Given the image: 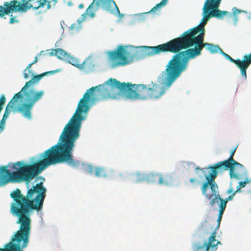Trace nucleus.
Instances as JSON below:
<instances>
[{
  "label": "nucleus",
  "mask_w": 251,
  "mask_h": 251,
  "mask_svg": "<svg viewBox=\"0 0 251 251\" xmlns=\"http://www.w3.org/2000/svg\"><path fill=\"white\" fill-rule=\"evenodd\" d=\"M181 75L171 58L165 69L157 76L155 83L151 82V87L150 85L121 82L110 77L103 83L87 89L83 94L75 111L76 123L80 125L81 120H86L89 110L97 103L108 99L120 100L122 94L126 100L131 101L159 99Z\"/></svg>",
  "instance_id": "nucleus-1"
},
{
  "label": "nucleus",
  "mask_w": 251,
  "mask_h": 251,
  "mask_svg": "<svg viewBox=\"0 0 251 251\" xmlns=\"http://www.w3.org/2000/svg\"><path fill=\"white\" fill-rule=\"evenodd\" d=\"M69 126L64 127L55 145L32 157L29 161L22 160L0 166V186L9 182L25 181L28 187L32 179L51 165L64 163L69 167H78L79 162L75 160L72 155L76 134Z\"/></svg>",
  "instance_id": "nucleus-2"
},
{
  "label": "nucleus",
  "mask_w": 251,
  "mask_h": 251,
  "mask_svg": "<svg viewBox=\"0 0 251 251\" xmlns=\"http://www.w3.org/2000/svg\"><path fill=\"white\" fill-rule=\"evenodd\" d=\"M204 33V28L192 27L173 39L174 54L171 59L181 75L187 70L189 60L201 54L203 47L211 54L220 53L222 49L218 45L203 43Z\"/></svg>",
  "instance_id": "nucleus-3"
},
{
  "label": "nucleus",
  "mask_w": 251,
  "mask_h": 251,
  "mask_svg": "<svg viewBox=\"0 0 251 251\" xmlns=\"http://www.w3.org/2000/svg\"><path fill=\"white\" fill-rule=\"evenodd\" d=\"M35 177L31 186L26 187L25 195L18 188L12 191L10 195L13 200L10 204L11 214L17 217L18 222L22 223L31 230V216L34 211L37 212V215L43 214L42 210L47 192L44 185L45 178L38 175Z\"/></svg>",
  "instance_id": "nucleus-4"
},
{
  "label": "nucleus",
  "mask_w": 251,
  "mask_h": 251,
  "mask_svg": "<svg viewBox=\"0 0 251 251\" xmlns=\"http://www.w3.org/2000/svg\"><path fill=\"white\" fill-rule=\"evenodd\" d=\"M173 39L166 43L156 46H139L134 47L131 45L124 46L119 45L117 49L112 51H108V54L111 60H125L128 62V64L134 61L143 60L146 57L158 54L163 52L173 53Z\"/></svg>",
  "instance_id": "nucleus-5"
},
{
  "label": "nucleus",
  "mask_w": 251,
  "mask_h": 251,
  "mask_svg": "<svg viewBox=\"0 0 251 251\" xmlns=\"http://www.w3.org/2000/svg\"><path fill=\"white\" fill-rule=\"evenodd\" d=\"M61 71V69H57L37 75L32 70H26V71L24 70L23 72V78L25 80L28 79L30 76L32 77L30 80L25 82V85L17 93L20 94L21 95L25 97L27 100L36 103L42 99L45 92L44 90L35 91V86L38 85L40 80L45 76L53 75L60 72Z\"/></svg>",
  "instance_id": "nucleus-6"
},
{
  "label": "nucleus",
  "mask_w": 251,
  "mask_h": 251,
  "mask_svg": "<svg viewBox=\"0 0 251 251\" xmlns=\"http://www.w3.org/2000/svg\"><path fill=\"white\" fill-rule=\"evenodd\" d=\"M237 148L236 147L231 151L227 159L209 165L207 168L210 169L208 175L218 176L219 174H223L226 171L229 170L231 179H240L241 176H247L248 170L245 167L233 158Z\"/></svg>",
  "instance_id": "nucleus-7"
},
{
  "label": "nucleus",
  "mask_w": 251,
  "mask_h": 251,
  "mask_svg": "<svg viewBox=\"0 0 251 251\" xmlns=\"http://www.w3.org/2000/svg\"><path fill=\"white\" fill-rule=\"evenodd\" d=\"M101 8L107 12L122 18L124 16V14L120 13L118 7L115 2L113 0H93L92 2L86 9L85 12L81 15V18L77 19V24H73L70 26V29L73 30L76 29V31L80 30L82 26L81 23L86 20L87 16L91 18L95 16V12L99 8Z\"/></svg>",
  "instance_id": "nucleus-8"
},
{
  "label": "nucleus",
  "mask_w": 251,
  "mask_h": 251,
  "mask_svg": "<svg viewBox=\"0 0 251 251\" xmlns=\"http://www.w3.org/2000/svg\"><path fill=\"white\" fill-rule=\"evenodd\" d=\"M217 176L205 175L206 181L203 183L201 187L202 194L205 196V199L209 201V204L210 207H213L217 203L218 205L226 208L227 202L232 201L235 195L232 193L225 199L220 197L218 185L215 181Z\"/></svg>",
  "instance_id": "nucleus-9"
},
{
  "label": "nucleus",
  "mask_w": 251,
  "mask_h": 251,
  "mask_svg": "<svg viewBox=\"0 0 251 251\" xmlns=\"http://www.w3.org/2000/svg\"><path fill=\"white\" fill-rule=\"evenodd\" d=\"M35 103L20 94H15L6 106L2 119L6 120L12 111L13 113L19 112L24 118L30 120L32 118V110Z\"/></svg>",
  "instance_id": "nucleus-10"
},
{
  "label": "nucleus",
  "mask_w": 251,
  "mask_h": 251,
  "mask_svg": "<svg viewBox=\"0 0 251 251\" xmlns=\"http://www.w3.org/2000/svg\"><path fill=\"white\" fill-rule=\"evenodd\" d=\"M75 112L73 114L72 116L71 117L68 123L65 125L64 126H66L68 125H69V127L76 134V137L75 138V142H74L75 146L73 149L72 155L73 158L75 160H76L79 162V165L78 167L76 168H74L73 167H71L73 169H77L78 168L80 165L81 164L83 167V170L90 175H94V176L98 178H105L107 177V173L106 168L102 166H94L91 164H85L83 162H81L80 161L75 159L74 158L73 152L74 151V149L75 147V144L77 140L79 138L80 136V130L82 128V122L84 121H81L80 122V126L79 125H77L76 123V117H74ZM76 116V115L75 116Z\"/></svg>",
  "instance_id": "nucleus-11"
},
{
  "label": "nucleus",
  "mask_w": 251,
  "mask_h": 251,
  "mask_svg": "<svg viewBox=\"0 0 251 251\" xmlns=\"http://www.w3.org/2000/svg\"><path fill=\"white\" fill-rule=\"evenodd\" d=\"M16 223L19 225L18 229L11 236L10 242L4 245L3 249L0 248V251H23L27 248L31 230L17 220Z\"/></svg>",
  "instance_id": "nucleus-12"
},
{
  "label": "nucleus",
  "mask_w": 251,
  "mask_h": 251,
  "mask_svg": "<svg viewBox=\"0 0 251 251\" xmlns=\"http://www.w3.org/2000/svg\"><path fill=\"white\" fill-rule=\"evenodd\" d=\"M222 1V0H205L202 9V18L200 23L194 27H197V29L204 28L205 25L212 18L222 20L226 15L231 17V12L219 10Z\"/></svg>",
  "instance_id": "nucleus-13"
},
{
  "label": "nucleus",
  "mask_w": 251,
  "mask_h": 251,
  "mask_svg": "<svg viewBox=\"0 0 251 251\" xmlns=\"http://www.w3.org/2000/svg\"><path fill=\"white\" fill-rule=\"evenodd\" d=\"M50 54L55 55L59 60L72 64L85 74H89L95 70V65L90 57H87L82 63H79L77 58L61 48L54 50Z\"/></svg>",
  "instance_id": "nucleus-14"
},
{
  "label": "nucleus",
  "mask_w": 251,
  "mask_h": 251,
  "mask_svg": "<svg viewBox=\"0 0 251 251\" xmlns=\"http://www.w3.org/2000/svg\"><path fill=\"white\" fill-rule=\"evenodd\" d=\"M146 182L150 184H157L166 186H170L172 184L171 175H166L163 177L161 174L157 172L147 173Z\"/></svg>",
  "instance_id": "nucleus-15"
},
{
  "label": "nucleus",
  "mask_w": 251,
  "mask_h": 251,
  "mask_svg": "<svg viewBox=\"0 0 251 251\" xmlns=\"http://www.w3.org/2000/svg\"><path fill=\"white\" fill-rule=\"evenodd\" d=\"M220 53L226 59L236 65V67L240 70L242 79L243 80H246L247 78V70L248 68L246 61L245 59H244V56H243L242 59L239 58L234 59L230 57L228 54L224 52L222 50H221Z\"/></svg>",
  "instance_id": "nucleus-16"
},
{
  "label": "nucleus",
  "mask_w": 251,
  "mask_h": 251,
  "mask_svg": "<svg viewBox=\"0 0 251 251\" xmlns=\"http://www.w3.org/2000/svg\"><path fill=\"white\" fill-rule=\"evenodd\" d=\"M18 3L16 0L10 1V2H4L3 5H0V17H3L5 15H9L13 12H17L18 11H25V9L20 8L19 6H16Z\"/></svg>",
  "instance_id": "nucleus-17"
},
{
  "label": "nucleus",
  "mask_w": 251,
  "mask_h": 251,
  "mask_svg": "<svg viewBox=\"0 0 251 251\" xmlns=\"http://www.w3.org/2000/svg\"><path fill=\"white\" fill-rule=\"evenodd\" d=\"M132 19L129 23L130 25H133L137 23H145L148 16V13L142 12L136 13L132 15Z\"/></svg>",
  "instance_id": "nucleus-18"
},
{
  "label": "nucleus",
  "mask_w": 251,
  "mask_h": 251,
  "mask_svg": "<svg viewBox=\"0 0 251 251\" xmlns=\"http://www.w3.org/2000/svg\"><path fill=\"white\" fill-rule=\"evenodd\" d=\"M16 6H19L20 8L25 9V11H18V12H25L28 9L30 8H32L34 10H37L39 8L38 6L37 7L33 6L30 3H29V1H27L26 0H21L20 2H18V3L16 4Z\"/></svg>",
  "instance_id": "nucleus-19"
},
{
  "label": "nucleus",
  "mask_w": 251,
  "mask_h": 251,
  "mask_svg": "<svg viewBox=\"0 0 251 251\" xmlns=\"http://www.w3.org/2000/svg\"><path fill=\"white\" fill-rule=\"evenodd\" d=\"M132 175L136 178V183L143 182L146 180L147 173L136 171L132 173Z\"/></svg>",
  "instance_id": "nucleus-20"
},
{
  "label": "nucleus",
  "mask_w": 251,
  "mask_h": 251,
  "mask_svg": "<svg viewBox=\"0 0 251 251\" xmlns=\"http://www.w3.org/2000/svg\"><path fill=\"white\" fill-rule=\"evenodd\" d=\"M128 64V62L125 60H120V61H116L114 62H109L108 64L109 68L114 69L120 66H125Z\"/></svg>",
  "instance_id": "nucleus-21"
},
{
  "label": "nucleus",
  "mask_w": 251,
  "mask_h": 251,
  "mask_svg": "<svg viewBox=\"0 0 251 251\" xmlns=\"http://www.w3.org/2000/svg\"><path fill=\"white\" fill-rule=\"evenodd\" d=\"M232 11V17L231 18H233L234 21V25L236 26L237 25V22L238 21V18L237 15L239 13H240L242 12V10L237 9L236 7H234L231 9Z\"/></svg>",
  "instance_id": "nucleus-22"
},
{
  "label": "nucleus",
  "mask_w": 251,
  "mask_h": 251,
  "mask_svg": "<svg viewBox=\"0 0 251 251\" xmlns=\"http://www.w3.org/2000/svg\"><path fill=\"white\" fill-rule=\"evenodd\" d=\"M166 4L165 3V0H161V2L156 4L149 11L147 12L148 13L149 15L151 13L154 14L157 10L160 9L162 7L165 6Z\"/></svg>",
  "instance_id": "nucleus-23"
},
{
  "label": "nucleus",
  "mask_w": 251,
  "mask_h": 251,
  "mask_svg": "<svg viewBox=\"0 0 251 251\" xmlns=\"http://www.w3.org/2000/svg\"><path fill=\"white\" fill-rule=\"evenodd\" d=\"M183 165H184V167H185L186 166H188L189 167H195V170L196 171L201 170L203 173L204 172V171L205 170H210L209 169H207V167H205V168H203L202 169H200V167H199L198 166L196 167L195 164L194 162H184V163H183Z\"/></svg>",
  "instance_id": "nucleus-24"
},
{
  "label": "nucleus",
  "mask_w": 251,
  "mask_h": 251,
  "mask_svg": "<svg viewBox=\"0 0 251 251\" xmlns=\"http://www.w3.org/2000/svg\"><path fill=\"white\" fill-rule=\"evenodd\" d=\"M205 219H207V224L210 227L211 229H210V232H212L213 231H216L219 228V227H220V223H221V220L222 219H219L218 218H217V226L215 227V230H213V228L208 224V218L207 217V218H204L201 222V224H200V226H199V228L201 226V223ZM216 233V232H215Z\"/></svg>",
  "instance_id": "nucleus-25"
},
{
  "label": "nucleus",
  "mask_w": 251,
  "mask_h": 251,
  "mask_svg": "<svg viewBox=\"0 0 251 251\" xmlns=\"http://www.w3.org/2000/svg\"><path fill=\"white\" fill-rule=\"evenodd\" d=\"M248 176V175H247ZM241 178L240 179H241L242 177H246V179L244 181H240L239 182V185L241 187L243 188L245 187L247 184V183H250L251 182V178H249L248 176H240Z\"/></svg>",
  "instance_id": "nucleus-26"
},
{
  "label": "nucleus",
  "mask_w": 251,
  "mask_h": 251,
  "mask_svg": "<svg viewBox=\"0 0 251 251\" xmlns=\"http://www.w3.org/2000/svg\"><path fill=\"white\" fill-rule=\"evenodd\" d=\"M244 59L246 61L247 68H248L251 64V52L249 54H245L244 55Z\"/></svg>",
  "instance_id": "nucleus-27"
},
{
  "label": "nucleus",
  "mask_w": 251,
  "mask_h": 251,
  "mask_svg": "<svg viewBox=\"0 0 251 251\" xmlns=\"http://www.w3.org/2000/svg\"><path fill=\"white\" fill-rule=\"evenodd\" d=\"M218 206H219V210H218V218L219 219H222V216H223V215L224 214V212L226 209V208L220 205H218Z\"/></svg>",
  "instance_id": "nucleus-28"
},
{
  "label": "nucleus",
  "mask_w": 251,
  "mask_h": 251,
  "mask_svg": "<svg viewBox=\"0 0 251 251\" xmlns=\"http://www.w3.org/2000/svg\"><path fill=\"white\" fill-rule=\"evenodd\" d=\"M54 50V49L52 50L51 52L53 51ZM50 52H51V51L50 52L49 50H42V51H41L39 53H38L37 54V56H45L47 54H49L50 56H51L50 54Z\"/></svg>",
  "instance_id": "nucleus-29"
},
{
  "label": "nucleus",
  "mask_w": 251,
  "mask_h": 251,
  "mask_svg": "<svg viewBox=\"0 0 251 251\" xmlns=\"http://www.w3.org/2000/svg\"><path fill=\"white\" fill-rule=\"evenodd\" d=\"M6 101V98L3 94H2L0 97V106H1L2 108H3V105Z\"/></svg>",
  "instance_id": "nucleus-30"
},
{
  "label": "nucleus",
  "mask_w": 251,
  "mask_h": 251,
  "mask_svg": "<svg viewBox=\"0 0 251 251\" xmlns=\"http://www.w3.org/2000/svg\"><path fill=\"white\" fill-rule=\"evenodd\" d=\"M6 120L2 118L1 120L0 121V130L3 131L5 128Z\"/></svg>",
  "instance_id": "nucleus-31"
},
{
  "label": "nucleus",
  "mask_w": 251,
  "mask_h": 251,
  "mask_svg": "<svg viewBox=\"0 0 251 251\" xmlns=\"http://www.w3.org/2000/svg\"><path fill=\"white\" fill-rule=\"evenodd\" d=\"M47 1V0H38L37 1V2L39 3L38 7L39 8L43 7L46 5Z\"/></svg>",
  "instance_id": "nucleus-32"
},
{
  "label": "nucleus",
  "mask_w": 251,
  "mask_h": 251,
  "mask_svg": "<svg viewBox=\"0 0 251 251\" xmlns=\"http://www.w3.org/2000/svg\"><path fill=\"white\" fill-rule=\"evenodd\" d=\"M234 191L233 190V189L232 187V183H230L229 189L227 191V193L228 194H232L233 193Z\"/></svg>",
  "instance_id": "nucleus-33"
},
{
  "label": "nucleus",
  "mask_w": 251,
  "mask_h": 251,
  "mask_svg": "<svg viewBox=\"0 0 251 251\" xmlns=\"http://www.w3.org/2000/svg\"><path fill=\"white\" fill-rule=\"evenodd\" d=\"M18 22H19V20H16L15 17H12L10 19L9 23L11 24H14L15 23H18Z\"/></svg>",
  "instance_id": "nucleus-34"
},
{
  "label": "nucleus",
  "mask_w": 251,
  "mask_h": 251,
  "mask_svg": "<svg viewBox=\"0 0 251 251\" xmlns=\"http://www.w3.org/2000/svg\"><path fill=\"white\" fill-rule=\"evenodd\" d=\"M241 188V187L238 185L237 187V189L235 191H234V192H233V195H235L236 193H240L241 192L240 189Z\"/></svg>",
  "instance_id": "nucleus-35"
},
{
  "label": "nucleus",
  "mask_w": 251,
  "mask_h": 251,
  "mask_svg": "<svg viewBox=\"0 0 251 251\" xmlns=\"http://www.w3.org/2000/svg\"><path fill=\"white\" fill-rule=\"evenodd\" d=\"M32 65L33 64H32V63H30L26 66V67L24 70H25L26 71V70H31V67Z\"/></svg>",
  "instance_id": "nucleus-36"
},
{
  "label": "nucleus",
  "mask_w": 251,
  "mask_h": 251,
  "mask_svg": "<svg viewBox=\"0 0 251 251\" xmlns=\"http://www.w3.org/2000/svg\"><path fill=\"white\" fill-rule=\"evenodd\" d=\"M39 56H37V55H36L35 57H34V60L31 62L32 64L33 65L35 63H36L38 60V57Z\"/></svg>",
  "instance_id": "nucleus-37"
},
{
  "label": "nucleus",
  "mask_w": 251,
  "mask_h": 251,
  "mask_svg": "<svg viewBox=\"0 0 251 251\" xmlns=\"http://www.w3.org/2000/svg\"><path fill=\"white\" fill-rule=\"evenodd\" d=\"M46 3H47V9H50V7H51V6H50V1H48V0H47V1L46 2Z\"/></svg>",
  "instance_id": "nucleus-38"
},
{
  "label": "nucleus",
  "mask_w": 251,
  "mask_h": 251,
  "mask_svg": "<svg viewBox=\"0 0 251 251\" xmlns=\"http://www.w3.org/2000/svg\"><path fill=\"white\" fill-rule=\"evenodd\" d=\"M196 181V179L194 178H191L189 179V181L191 183H193V182H195Z\"/></svg>",
  "instance_id": "nucleus-39"
},
{
  "label": "nucleus",
  "mask_w": 251,
  "mask_h": 251,
  "mask_svg": "<svg viewBox=\"0 0 251 251\" xmlns=\"http://www.w3.org/2000/svg\"><path fill=\"white\" fill-rule=\"evenodd\" d=\"M192 251H198L195 247L194 245H193V243H192Z\"/></svg>",
  "instance_id": "nucleus-40"
},
{
  "label": "nucleus",
  "mask_w": 251,
  "mask_h": 251,
  "mask_svg": "<svg viewBox=\"0 0 251 251\" xmlns=\"http://www.w3.org/2000/svg\"><path fill=\"white\" fill-rule=\"evenodd\" d=\"M83 7H84V5H83V4L82 3H81V4H80L78 5V8H79V9H81V8H82Z\"/></svg>",
  "instance_id": "nucleus-41"
},
{
  "label": "nucleus",
  "mask_w": 251,
  "mask_h": 251,
  "mask_svg": "<svg viewBox=\"0 0 251 251\" xmlns=\"http://www.w3.org/2000/svg\"><path fill=\"white\" fill-rule=\"evenodd\" d=\"M109 172L112 173L114 172V170L113 169H110L109 170Z\"/></svg>",
  "instance_id": "nucleus-42"
},
{
  "label": "nucleus",
  "mask_w": 251,
  "mask_h": 251,
  "mask_svg": "<svg viewBox=\"0 0 251 251\" xmlns=\"http://www.w3.org/2000/svg\"><path fill=\"white\" fill-rule=\"evenodd\" d=\"M53 2H54V5L57 2V0H53Z\"/></svg>",
  "instance_id": "nucleus-43"
},
{
  "label": "nucleus",
  "mask_w": 251,
  "mask_h": 251,
  "mask_svg": "<svg viewBox=\"0 0 251 251\" xmlns=\"http://www.w3.org/2000/svg\"><path fill=\"white\" fill-rule=\"evenodd\" d=\"M41 13H42V11H38V12L36 13V15H38V14H41Z\"/></svg>",
  "instance_id": "nucleus-44"
},
{
  "label": "nucleus",
  "mask_w": 251,
  "mask_h": 251,
  "mask_svg": "<svg viewBox=\"0 0 251 251\" xmlns=\"http://www.w3.org/2000/svg\"><path fill=\"white\" fill-rule=\"evenodd\" d=\"M119 176H120V177H122L123 176V174L122 173H120L119 174Z\"/></svg>",
  "instance_id": "nucleus-45"
},
{
  "label": "nucleus",
  "mask_w": 251,
  "mask_h": 251,
  "mask_svg": "<svg viewBox=\"0 0 251 251\" xmlns=\"http://www.w3.org/2000/svg\"><path fill=\"white\" fill-rule=\"evenodd\" d=\"M58 42H57L55 43V46L56 47H58Z\"/></svg>",
  "instance_id": "nucleus-46"
},
{
  "label": "nucleus",
  "mask_w": 251,
  "mask_h": 251,
  "mask_svg": "<svg viewBox=\"0 0 251 251\" xmlns=\"http://www.w3.org/2000/svg\"><path fill=\"white\" fill-rule=\"evenodd\" d=\"M3 108H2L1 106H0V113L1 112V111H2Z\"/></svg>",
  "instance_id": "nucleus-47"
},
{
  "label": "nucleus",
  "mask_w": 251,
  "mask_h": 251,
  "mask_svg": "<svg viewBox=\"0 0 251 251\" xmlns=\"http://www.w3.org/2000/svg\"><path fill=\"white\" fill-rule=\"evenodd\" d=\"M68 4L70 5H72V3L71 2H68Z\"/></svg>",
  "instance_id": "nucleus-48"
},
{
  "label": "nucleus",
  "mask_w": 251,
  "mask_h": 251,
  "mask_svg": "<svg viewBox=\"0 0 251 251\" xmlns=\"http://www.w3.org/2000/svg\"><path fill=\"white\" fill-rule=\"evenodd\" d=\"M27 1H29V3L31 1H32L33 0H26Z\"/></svg>",
  "instance_id": "nucleus-49"
},
{
  "label": "nucleus",
  "mask_w": 251,
  "mask_h": 251,
  "mask_svg": "<svg viewBox=\"0 0 251 251\" xmlns=\"http://www.w3.org/2000/svg\"><path fill=\"white\" fill-rule=\"evenodd\" d=\"M42 221H43V219H42V218H41V222H42Z\"/></svg>",
  "instance_id": "nucleus-50"
},
{
  "label": "nucleus",
  "mask_w": 251,
  "mask_h": 251,
  "mask_svg": "<svg viewBox=\"0 0 251 251\" xmlns=\"http://www.w3.org/2000/svg\"><path fill=\"white\" fill-rule=\"evenodd\" d=\"M250 15L251 14V13L250 14Z\"/></svg>",
  "instance_id": "nucleus-51"
}]
</instances>
